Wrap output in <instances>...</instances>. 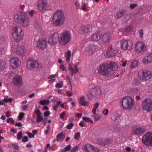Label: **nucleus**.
I'll return each instance as SVG.
<instances>
[{
	"instance_id": "ddd939ff",
	"label": "nucleus",
	"mask_w": 152,
	"mask_h": 152,
	"mask_svg": "<svg viewBox=\"0 0 152 152\" xmlns=\"http://www.w3.org/2000/svg\"><path fill=\"white\" fill-rule=\"evenodd\" d=\"M146 47L145 43L142 42H137L135 45V50L138 53H143L146 50Z\"/></svg>"
},
{
	"instance_id": "e433bc0d",
	"label": "nucleus",
	"mask_w": 152,
	"mask_h": 152,
	"mask_svg": "<svg viewBox=\"0 0 152 152\" xmlns=\"http://www.w3.org/2000/svg\"><path fill=\"white\" fill-rule=\"evenodd\" d=\"M118 53V50H115L113 51H111L110 52V56H113L115 55H117V53Z\"/></svg>"
},
{
	"instance_id": "b1692460",
	"label": "nucleus",
	"mask_w": 152,
	"mask_h": 152,
	"mask_svg": "<svg viewBox=\"0 0 152 152\" xmlns=\"http://www.w3.org/2000/svg\"><path fill=\"white\" fill-rule=\"evenodd\" d=\"M111 38V36L109 33H106L103 34L102 37V42L104 43H109Z\"/></svg>"
},
{
	"instance_id": "a19ab883",
	"label": "nucleus",
	"mask_w": 152,
	"mask_h": 152,
	"mask_svg": "<svg viewBox=\"0 0 152 152\" xmlns=\"http://www.w3.org/2000/svg\"><path fill=\"white\" fill-rule=\"evenodd\" d=\"M22 137V133L21 131L18 132L17 135V139L18 140H20Z\"/></svg>"
},
{
	"instance_id": "09e8293b",
	"label": "nucleus",
	"mask_w": 152,
	"mask_h": 152,
	"mask_svg": "<svg viewBox=\"0 0 152 152\" xmlns=\"http://www.w3.org/2000/svg\"><path fill=\"white\" fill-rule=\"evenodd\" d=\"M79 146L78 145H76L71 150L70 152H76L78 149Z\"/></svg>"
},
{
	"instance_id": "f03ea898",
	"label": "nucleus",
	"mask_w": 152,
	"mask_h": 152,
	"mask_svg": "<svg viewBox=\"0 0 152 152\" xmlns=\"http://www.w3.org/2000/svg\"><path fill=\"white\" fill-rule=\"evenodd\" d=\"M65 20V16L63 12L61 10H57L54 13L52 23L55 26H59L64 23Z\"/></svg>"
},
{
	"instance_id": "423d86ee",
	"label": "nucleus",
	"mask_w": 152,
	"mask_h": 152,
	"mask_svg": "<svg viewBox=\"0 0 152 152\" xmlns=\"http://www.w3.org/2000/svg\"><path fill=\"white\" fill-rule=\"evenodd\" d=\"M71 34L68 31H64L61 33L59 43L63 45H65L71 40Z\"/></svg>"
},
{
	"instance_id": "49530a36",
	"label": "nucleus",
	"mask_w": 152,
	"mask_h": 152,
	"mask_svg": "<svg viewBox=\"0 0 152 152\" xmlns=\"http://www.w3.org/2000/svg\"><path fill=\"white\" fill-rule=\"evenodd\" d=\"M26 133L28 135L29 138H34V135L29 132H26Z\"/></svg>"
},
{
	"instance_id": "4468645a",
	"label": "nucleus",
	"mask_w": 152,
	"mask_h": 152,
	"mask_svg": "<svg viewBox=\"0 0 152 152\" xmlns=\"http://www.w3.org/2000/svg\"><path fill=\"white\" fill-rule=\"evenodd\" d=\"M47 40L44 38L39 39L36 42L37 47L42 50L45 49L47 47Z\"/></svg>"
},
{
	"instance_id": "0e129e2a",
	"label": "nucleus",
	"mask_w": 152,
	"mask_h": 152,
	"mask_svg": "<svg viewBox=\"0 0 152 152\" xmlns=\"http://www.w3.org/2000/svg\"><path fill=\"white\" fill-rule=\"evenodd\" d=\"M108 113V111L107 109L104 110L103 111V114L105 115H107Z\"/></svg>"
},
{
	"instance_id": "5fc2aeb1",
	"label": "nucleus",
	"mask_w": 152,
	"mask_h": 152,
	"mask_svg": "<svg viewBox=\"0 0 152 152\" xmlns=\"http://www.w3.org/2000/svg\"><path fill=\"white\" fill-rule=\"evenodd\" d=\"M28 138L26 136L23 137L22 139V141L23 142H27L28 141Z\"/></svg>"
},
{
	"instance_id": "c03bdc74",
	"label": "nucleus",
	"mask_w": 152,
	"mask_h": 152,
	"mask_svg": "<svg viewBox=\"0 0 152 152\" xmlns=\"http://www.w3.org/2000/svg\"><path fill=\"white\" fill-rule=\"evenodd\" d=\"M74 124L72 123H69L66 126V128L67 129H71L73 126Z\"/></svg>"
},
{
	"instance_id": "58836bf2",
	"label": "nucleus",
	"mask_w": 152,
	"mask_h": 152,
	"mask_svg": "<svg viewBox=\"0 0 152 152\" xmlns=\"http://www.w3.org/2000/svg\"><path fill=\"white\" fill-rule=\"evenodd\" d=\"M5 65V63L4 61H0V69L2 70L3 69Z\"/></svg>"
},
{
	"instance_id": "0eeeda50",
	"label": "nucleus",
	"mask_w": 152,
	"mask_h": 152,
	"mask_svg": "<svg viewBox=\"0 0 152 152\" xmlns=\"http://www.w3.org/2000/svg\"><path fill=\"white\" fill-rule=\"evenodd\" d=\"M99 74L102 75L108 76L110 75V69L109 68L108 63L100 65L99 70Z\"/></svg>"
},
{
	"instance_id": "c756f323",
	"label": "nucleus",
	"mask_w": 152,
	"mask_h": 152,
	"mask_svg": "<svg viewBox=\"0 0 152 152\" xmlns=\"http://www.w3.org/2000/svg\"><path fill=\"white\" fill-rule=\"evenodd\" d=\"M56 137V141L57 142L59 141L62 142L65 138V135L62 133L61 132L58 134Z\"/></svg>"
},
{
	"instance_id": "774afa93",
	"label": "nucleus",
	"mask_w": 152,
	"mask_h": 152,
	"mask_svg": "<svg viewBox=\"0 0 152 152\" xmlns=\"http://www.w3.org/2000/svg\"><path fill=\"white\" fill-rule=\"evenodd\" d=\"M28 107V105H25L22 107V109L23 110H26Z\"/></svg>"
},
{
	"instance_id": "2f4dec72",
	"label": "nucleus",
	"mask_w": 152,
	"mask_h": 152,
	"mask_svg": "<svg viewBox=\"0 0 152 152\" xmlns=\"http://www.w3.org/2000/svg\"><path fill=\"white\" fill-rule=\"evenodd\" d=\"M125 13V11L124 10H122L118 12L116 16L117 19H119L121 18L123 16Z\"/></svg>"
},
{
	"instance_id": "79ce46f5",
	"label": "nucleus",
	"mask_w": 152,
	"mask_h": 152,
	"mask_svg": "<svg viewBox=\"0 0 152 152\" xmlns=\"http://www.w3.org/2000/svg\"><path fill=\"white\" fill-rule=\"evenodd\" d=\"M35 112L37 116L42 115V114L40 112V110L37 108L35 109Z\"/></svg>"
},
{
	"instance_id": "a878e982",
	"label": "nucleus",
	"mask_w": 152,
	"mask_h": 152,
	"mask_svg": "<svg viewBox=\"0 0 152 152\" xmlns=\"http://www.w3.org/2000/svg\"><path fill=\"white\" fill-rule=\"evenodd\" d=\"M109 68L110 69V72L111 73L112 71H115L117 70L118 68V64L114 61H111L108 64Z\"/></svg>"
},
{
	"instance_id": "9d476101",
	"label": "nucleus",
	"mask_w": 152,
	"mask_h": 152,
	"mask_svg": "<svg viewBox=\"0 0 152 152\" xmlns=\"http://www.w3.org/2000/svg\"><path fill=\"white\" fill-rule=\"evenodd\" d=\"M59 37V34L57 32H55L50 35L49 37L48 42L49 44L54 45L58 42Z\"/></svg>"
},
{
	"instance_id": "f3484780",
	"label": "nucleus",
	"mask_w": 152,
	"mask_h": 152,
	"mask_svg": "<svg viewBox=\"0 0 152 152\" xmlns=\"http://www.w3.org/2000/svg\"><path fill=\"white\" fill-rule=\"evenodd\" d=\"M21 62L16 57L12 58L10 61V64L11 67L16 69L19 67L20 65Z\"/></svg>"
},
{
	"instance_id": "f704fd0d",
	"label": "nucleus",
	"mask_w": 152,
	"mask_h": 152,
	"mask_svg": "<svg viewBox=\"0 0 152 152\" xmlns=\"http://www.w3.org/2000/svg\"><path fill=\"white\" fill-rule=\"evenodd\" d=\"M138 64V62L136 60L133 61L131 65V68L132 69H133Z\"/></svg>"
},
{
	"instance_id": "6ab92c4d",
	"label": "nucleus",
	"mask_w": 152,
	"mask_h": 152,
	"mask_svg": "<svg viewBox=\"0 0 152 152\" xmlns=\"http://www.w3.org/2000/svg\"><path fill=\"white\" fill-rule=\"evenodd\" d=\"M91 91L94 95V97L96 98H99L101 94V90L100 88L97 86H94L92 88Z\"/></svg>"
},
{
	"instance_id": "3c124183",
	"label": "nucleus",
	"mask_w": 152,
	"mask_h": 152,
	"mask_svg": "<svg viewBox=\"0 0 152 152\" xmlns=\"http://www.w3.org/2000/svg\"><path fill=\"white\" fill-rule=\"evenodd\" d=\"M12 146L14 149L17 150H19V146L15 144H13L12 145Z\"/></svg>"
},
{
	"instance_id": "5701e85b",
	"label": "nucleus",
	"mask_w": 152,
	"mask_h": 152,
	"mask_svg": "<svg viewBox=\"0 0 152 152\" xmlns=\"http://www.w3.org/2000/svg\"><path fill=\"white\" fill-rule=\"evenodd\" d=\"M142 62L145 64H149L152 63V54L145 56L142 60Z\"/></svg>"
},
{
	"instance_id": "8fccbe9b",
	"label": "nucleus",
	"mask_w": 152,
	"mask_h": 152,
	"mask_svg": "<svg viewBox=\"0 0 152 152\" xmlns=\"http://www.w3.org/2000/svg\"><path fill=\"white\" fill-rule=\"evenodd\" d=\"M94 120L96 121L99 120L101 118V116L98 114H96L94 116Z\"/></svg>"
},
{
	"instance_id": "6e6552de",
	"label": "nucleus",
	"mask_w": 152,
	"mask_h": 152,
	"mask_svg": "<svg viewBox=\"0 0 152 152\" xmlns=\"http://www.w3.org/2000/svg\"><path fill=\"white\" fill-rule=\"evenodd\" d=\"M143 110L147 112L152 110V100L150 98L145 99L142 103Z\"/></svg>"
},
{
	"instance_id": "f8f14e48",
	"label": "nucleus",
	"mask_w": 152,
	"mask_h": 152,
	"mask_svg": "<svg viewBox=\"0 0 152 152\" xmlns=\"http://www.w3.org/2000/svg\"><path fill=\"white\" fill-rule=\"evenodd\" d=\"M82 149L88 152H99V150L97 147L89 143L83 145L82 146Z\"/></svg>"
},
{
	"instance_id": "13d9d810",
	"label": "nucleus",
	"mask_w": 152,
	"mask_h": 152,
	"mask_svg": "<svg viewBox=\"0 0 152 152\" xmlns=\"http://www.w3.org/2000/svg\"><path fill=\"white\" fill-rule=\"evenodd\" d=\"M50 112L49 111H46L44 113V116L45 117H47L50 114Z\"/></svg>"
},
{
	"instance_id": "dca6fc26",
	"label": "nucleus",
	"mask_w": 152,
	"mask_h": 152,
	"mask_svg": "<svg viewBox=\"0 0 152 152\" xmlns=\"http://www.w3.org/2000/svg\"><path fill=\"white\" fill-rule=\"evenodd\" d=\"M96 49V47L93 45H89L85 47L84 51L87 55H91Z\"/></svg>"
},
{
	"instance_id": "bf43d9fd",
	"label": "nucleus",
	"mask_w": 152,
	"mask_h": 152,
	"mask_svg": "<svg viewBox=\"0 0 152 152\" xmlns=\"http://www.w3.org/2000/svg\"><path fill=\"white\" fill-rule=\"evenodd\" d=\"M62 84L59 83H57L55 86L57 88H61L62 87Z\"/></svg>"
},
{
	"instance_id": "20e7f679",
	"label": "nucleus",
	"mask_w": 152,
	"mask_h": 152,
	"mask_svg": "<svg viewBox=\"0 0 152 152\" xmlns=\"http://www.w3.org/2000/svg\"><path fill=\"white\" fill-rule=\"evenodd\" d=\"M23 34L21 28L19 26H15L12 29V36L15 41L17 42L22 39Z\"/></svg>"
},
{
	"instance_id": "2eb2a0df",
	"label": "nucleus",
	"mask_w": 152,
	"mask_h": 152,
	"mask_svg": "<svg viewBox=\"0 0 152 152\" xmlns=\"http://www.w3.org/2000/svg\"><path fill=\"white\" fill-rule=\"evenodd\" d=\"M27 66L28 69H31L36 68H39L41 67V65L36 61L29 60L27 62Z\"/></svg>"
},
{
	"instance_id": "e2e57ef3",
	"label": "nucleus",
	"mask_w": 152,
	"mask_h": 152,
	"mask_svg": "<svg viewBox=\"0 0 152 152\" xmlns=\"http://www.w3.org/2000/svg\"><path fill=\"white\" fill-rule=\"evenodd\" d=\"M108 142H109L108 140H105L103 141V143H102L101 144L102 145H105L108 144Z\"/></svg>"
},
{
	"instance_id": "864d4df0",
	"label": "nucleus",
	"mask_w": 152,
	"mask_h": 152,
	"mask_svg": "<svg viewBox=\"0 0 152 152\" xmlns=\"http://www.w3.org/2000/svg\"><path fill=\"white\" fill-rule=\"evenodd\" d=\"M71 147V145H69L66 147L64 149L66 152L68 151L70 149Z\"/></svg>"
},
{
	"instance_id": "7ed1b4c3",
	"label": "nucleus",
	"mask_w": 152,
	"mask_h": 152,
	"mask_svg": "<svg viewBox=\"0 0 152 152\" xmlns=\"http://www.w3.org/2000/svg\"><path fill=\"white\" fill-rule=\"evenodd\" d=\"M124 110L127 111L131 110L134 104V98L129 96H127L122 98L120 101Z\"/></svg>"
},
{
	"instance_id": "603ef678",
	"label": "nucleus",
	"mask_w": 152,
	"mask_h": 152,
	"mask_svg": "<svg viewBox=\"0 0 152 152\" xmlns=\"http://www.w3.org/2000/svg\"><path fill=\"white\" fill-rule=\"evenodd\" d=\"M140 37L141 38L143 37V30L142 29L140 30L139 32Z\"/></svg>"
},
{
	"instance_id": "cd10ccee",
	"label": "nucleus",
	"mask_w": 152,
	"mask_h": 152,
	"mask_svg": "<svg viewBox=\"0 0 152 152\" xmlns=\"http://www.w3.org/2000/svg\"><path fill=\"white\" fill-rule=\"evenodd\" d=\"M101 38V35L99 33L94 34L91 37V40L94 42H97Z\"/></svg>"
},
{
	"instance_id": "c9c22d12",
	"label": "nucleus",
	"mask_w": 152,
	"mask_h": 152,
	"mask_svg": "<svg viewBox=\"0 0 152 152\" xmlns=\"http://www.w3.org/2000/svg\"><path fill=\"white\" fill-rule=\"evenodd\" d=\"M130 91L132 94H135L138 93L139 89L137 88H133L131 89Z\"/></svg>"
},
{
	"instance_id": "de8ad7c7",
	"label": "nucleus",
	"mask_w": 152,
	"mask_h": 152,
	"mask_svg": "<svg viewBox=\"0 0 152 152\" xmlns=\"http://www.w3.org/2000/svg\"><path fill=\"white\" fill-rule=\"evenodd\" d=\"M25 115V113H20L18 116V118L20 120H21L22 119L24 115Z\"/></svg>"
},
{
	"instance_id": "4c0bfd02",
	"label": "nucleus",
	"mask_w": 152,
	"mask_h": 152,
	"mask_svg": "<svg viewBox=\"0 0 152 152\" xmlns=\"http://www.w3.org/2000/svg\"><path fill=\"white\" fill-rule=\"evenodd\" d=\"M82 119L83 120L86 121L87 122H90L92 124L93 123V121L91 120L90 118H89L86 117H83L82 118Z\"/></svg>"
},
{
	"instance_id": "9b49d317",
	"label": "nucleus",
	"mask_w": 152,
	"mask_h": 152,
	"mask_svg": "<svg viewBox=\"0 0 152 152\" xmlns=\"http://www.w3.org/2000/svg\"><path fill=\"white\" fill-rule=\"evenodd\" d=\"M142 142L146 145L152 144V132H147L142 138Z\"/></svg>"
},
{
	"instance_id": "a18cd8bd",
	"label": "nucleus",
	"mask_w": 152,
	"mask_h": 152,
	"mask_svg": "<svg viewBox=\"0 0 152 152\" xmlns=\"http://www.w3.org/2000/svg\"><path fill=\"white\" fill-rule=\"evenodd\" d=\"M133 29V27L132 25H131L128 26L125 29V30L127 32H129L131 31Z\"/></svg>"
},
{
	"instance_id": "7c9ffc66",
	"label": "nucleus",
	"mask_w": 152,
	"mask_h": 152,
	"mask_svg": "<svg viewBox=\"0 0 152 152\" xmlns=\"http://www.w3.org/2000/svg\"><path fill=\"white\" fill-rule=\"evenodd\" d=\"M71 55V51L69 50H68L67 52L65 53V56L66 58V61L67 62L70 61Z\"/></svg>"
},
{
	"instance_id": "338daca9",
	"label": "nucleus",
	"mask_w": 152,
	"mask_h": 152,
	"mask_svg": "<svg viewBox=\"0 0 152 152\" xmlns=\"http://www.w3.org/2000/svg\"><path fill=\"white\" fill-rule=\"evenodd\" d=\"M118 118L115 115H114L112 118V119H113V120L115 121H116V120H118Z\"/></svg>"
},
{
	"instance_id": "6e6d98bb",
	"label": "nucleus",
	"mask_w": 152,
	"mask_h": 152,
	"mask_svg": "<svg viewBox=\"0 0 152 152\" xmlns=\"http://www.w3.org/2000/svg\"><path fill=\"white\" fill-rule=\"evenodd\" d=\"M137 6V4H133L130 5V7L131 9H133L135 8Z\"/></svg>"
},
{
	"instance_id": "f257e3e1",
	"label": "nucleus",
	"mask_w": 152,
	"mask_h": 152,
	"mask_svg": "<svg viewBox=\"0 0 152 152\" xmlns=\"http://www.w3.org/2000/svg\"><path fill=\"white\" fill-rule=\"evenodd\" d=\"M14 20L20 25L27 27L29 24V20L26 12H18L14 15Z\"/></svg>"
},
{
	"instance_id": "a211bd4d",
	"label": "nucleus",
	"mask_w": 152,
	"mask_h": 152,
	"mask_svg": "<svg viewBox=\"0 0 152 152\" xmlns=\"http://www.w3.org/2000/svg\"><path fill=\"white\" fill-rule=\"evenodd\" d=\"M12 82L15 86L18 87L21 86L22 84V77L20 75H16L13 78Z\"/></svg>"
},
{
	"instance_id": "393cba45",
	"label": "nucleus",
	"mask_w": 152,
	"mask_h": 152,
	"mask_svg": "<svg viewBox=\"0 0 152 152\" xmlns=\"http://www.w3.org/2000/svg\"><path fill=\"white\" fill-rule=\"evenodd\" d=\"M15 50L19 55L23 54L26 52L24 47L21 45H18Z\"/></svg>"
},
{
	"instance_id": "39448f33",
	"label": "nucleus",
	"mask_w": 152,
	"mask_h": 152,
	"mask_svg": "<svg viewBox=\"0 0 152 152\" xmlns=\"http://www.w3.org/2000/svg\"><path fill=\"white\" fill-rule=\"evenodd\" d=\"M151 72L147 69H142L139 71L138 77L141 80H147L150 79L151 77Z\"/></svg>"
},
{
	"instance_id": "4be33fe9",
	"label": "nucleus",
	"mask_w": 152,
	"mask_h": 152,
	"mask_svg": "<svg viewBox=\"0 0 152 152\" xmlns=\"http://www.w3.org/2000/svg\"><path fill=\"white\" fill-rule=\"evenodd\" d=\"M145 129L142 127H137L133 131L132 133L134 135H141L145 132Z\"/></svg>"
},
{
	"instance_id": "c85d7f7f",
	"label": "nucleus",
	"mask_w": 152,
	"mask_h": 152,
	"mask_svg": "<svg viewBox=\"0 0 152 152\" xmlns=\"http://www.w3.org/2000/svg\"><path fill=\"white\" fill-rule=\"evenodd\" d=\"M69 71L70 74L72 76L74 73H76L78 71L77 66L76 65L74 69L70 64H69Z\"/></svg>"
},
{
	"instance_id": "412c9836",
	"label": "nucleus",
	"mask_w": 152,
	"mask_h": 152,
	"mask_svg": "<svg viewBox=\"0 0 152 152\" xmlns=\"http://www.w3.org/2000/svg\"><path fill=\"white\" fill-rule=\"evenodd\" d=\"M91 28V26L90 25L83 26L81 27L80 32L82 34L86 35L89 32Z\"/></svg>"
},
{
	"instance_id": "37998d69",
	"label": "nucleus",
	"mask_w": 152,
	"mask_h": 152,
	"mask_svg": "<svg viewBox=\"0 0 152 152\" xmlns=\"http://www.w3.org/2000/svg\"><path fill=\"white\" fill-rule=\"evenodd\" d=\"M80 136V133L79 132H77L75 134L74 138L75 139H79Z\"/></svg>"
},
{
	"instance_id": "aec40b11",
	"label": "nucleus",
	"mask_w": 152,
	"mask_h": 152,
	"mask_svg": "<svg viewBox=\"0 0 152 152\" xmlns=\"http://www.w3.org/2000/svg\"><path fill=\"white\" fill-rule=\"evenodd\" d=\"M38 8L41 11L45 10L47 7V3L45 1L39 0L38 2Z\"/></svg>"
},
{
	"instance_id": "4d7b16f0",
	"label": "nucleus",
	"mask_w": 152,
	"mask_h": 152,
	"mask_svg": "<svg viewBox=\"0 0 152 152\" xmlns=\"http://www.w3.org/2000/svg\"><path fill=\"white\" fill-rule=\"evenodd\" d=\"M34 10H31L29 12L28 14L31 17H32V16H33L34 15Z\"/></svg>"
},
{
	"instance_id": "72a5a7b5",
	"label": "nucleus",
	"mask_w": 152,
	"mask_h": 152,
	"mask_svg": "<svg viewBox=\"0 0 152 152\" xmlns=\"http://www.w3.org/2000/svg\"><path fill=\"white\" fill-rule=\"evenodd\" d=\"M88 99L89 100H92L94 96V95L91 91V90L86 94Z\"/></svg>"
},
{
	"instance_id": "1a4fd4ad",
	"label": "nucleus",
	"mask_w": 152,
	"mask_h": 152,
	"mask_svg": "<svg viewBox=\"0 0 152 152\" xmlns=\"http://www.w3.org/2000/svg\"><path fill=\"white\" fill-rule=\"evenodd\" d=\"M121 47L123 50H130L132 49L133 44L130 40L123 39L120 42Z\"/></svg>"
},
{
	"instance_id": "052dcab7",
	"label": "nucleus",
	"mask_w": 152,
	"mask_h": 152,
	"mask_svg": "<svg viewBox=\"0 0 152 152\" xmlns=\"http://www.w3.org/2000/svg\"><path fill=\"white\" fill-rule=\"evenodd\" d=\"M127 62H128V61L127 60H125L122 61V66L125 67L127 64Z\"/></svg>"
},
{
	"instance_id": "69168bd1",
	"label": "nucleus",
	"mask_w": 152,
	"mask_h": 152,
	"mask_svg": "<svg viewBox=\"0 0 152 152\" xmlns=\"http://www.w3.org/2000/svg\"><path fill=\"white\" fill-rule=\"evenodd\" d=\"M60 68L63 71H65L66 70L65 67L63 65L61 66L60 67Z\"/></svg>"
},
{
	"instance_id": "bb28decb",
	"label": "nucleus",
	"mask_w": 152,
	"mask_h": 152,
	"mask_svg": "<svg viewBox=\"0 0 152 152\" xmlns=\"http://www.w3.org/2000/svg\"><path fill=\"white\" fill-rule=\"evenodd\" d=\"M78 103L80 105L84 106L88 105L89 103L88 101L86 100V98L84 96H82L80 97Z\"/></svg>"
},
{
	"instance_id": "473e14b6",
	"label": "nucleus",
	"mask_w": 152,
	"mask_h": 152,
	"mask_svg": "<svg viewBox=\"0 0 152 152\" xmlns=\"http://www.w3.org/2000/svg\"><path fill=\"white\" fill-rule=\"evenodd\" d=\"M39 103L41 105H46L49 104L50 101L48 99H44L40 101Z\"/></svg>"
},
{
	"instance_id": "ea45409f",
	"label": "nucleus",
	"mask_w": 152,
	"mask_h": 152,
	"mask_svg": "<svg viewBox=\"0 0 152 152\" xmlns=\"http://www.w3.org/2000/svg\"><path fill=\"white\" fill-rule=\"evenodd\" d=\"M43 117L42 115L37 116L36 121L37 122L39 123L43 120Z\"/></svg>"
},
{
	"instance_id": "680f3d73",
	"label": "nucleus",
	"mask_w": 152,
	"mask_h": 152,
	"mask_svg": "<svg viewBox=\"0 0 152 152\" xmlns=\"http://www.w3.org/2000/svg\"><path fill=\"white\" fill-rule=\"evenodd\" d=\"M65 115V112H64L61 113L60 115V117L62 119H64V116Z\"/></svg>"
}]
</instances>
